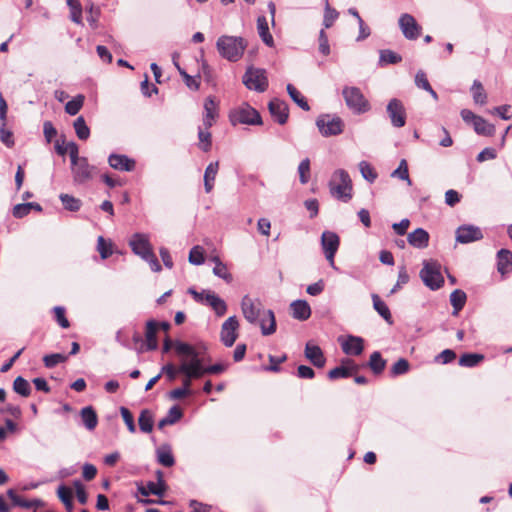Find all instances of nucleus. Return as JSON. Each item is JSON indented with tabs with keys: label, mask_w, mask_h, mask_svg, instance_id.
Masks as SVG:
<instances>
[{
	"label": "nucleus",
	"mask_w": 512,
	"mask_h": 512,
	"mask_svg": "<svg viewBox=\"0 0 512 512\" xmlns=\"http://www.w3.org/2000/svg\"><path fill=\"white\" fill-rule=\"evenodd\" d=\"M268 360H269V363H270L269 366H265V367H263V369L265 371L278 373L281 370L280 365L287 360V355L283 354V355H281L279 357H276V356H273V355H269L268 356Z\"/></svg>",
	"instance_id": "obj_53"
},
{
	"label": "nucleus",
	"mask_w": 512,
	"mask_h": 512,
	"mask_svg": "<svg viewBox=\"0 0 512 512\" xmlns=\"http://www.w3.org/2000/svg\"><path fill=\"white\" fill-rule=\"evenodd\" d=\"M243 83L250 90L264 92L268 87L265 70L249 68L243 76Z\"/></svg>",
	"instance_id": "obj_8"
},
{
	"label": "nucleus",
	"mask_w": 512,
	"mask_h": 512,
	"mask_svg": "<svg viewBox=\"0 0 512 512\" xmlns=\"http://www.w3.org/2000/svg\"><path fill=\"white\" fill-rule=\"evenodd\" d=\"M268 109L272 117L281 125L285 124L288 120L289 109L288 105L277 98L269 102Z\"/></svg>",
	"instance_id": "obj_20"
},
{
	"label": "nucleus",
	"mask_w": 512,
	"mask_h": 512,
	"mask_svg": "<svg viewBox=\"0 0 512 512\" xmlns=\"http://www.w3.org/2000/svg\"><path fill=\"white\" fill-rule=\"evenodd\" d=\"M219 170V162H211L205 169L204 188L206 193H210L214 188V182Z\"/></svg>",
	"instance_id": "obj_29"
},
{
	"label": "nucleus",
	"mask_w": 512,
	"mask_h": 512,
	"mask_svg": "<svg viewBox=\"0 0 512 512\" xmlns=\"http://www.w3.org/2000/svg\"><path fill=\"white\" fill-rule=\"evenodd\" d=\"M183 416L182 410L178 406H173L168 411L166 417L158 422V428L163 429L165 426L173 425L178 422Z\"/></svg>",
	"instance_id": "obj_34"
},
{
	"label": "nucleus",
	"mask_w": 512,
	"mask_h": 512,
	"mask_svg": "<svg viewBox=\"0 0 512 512\" xmlns=\"http://www.w3.org/2000/svg\"><path fill=\"white\" fill-rule=\"evenodd\" d=\"M415 84L418 88L420 89H424L426 90L427 92H429L431 94V96L437 100L438 99V95L437 93L433 90V88L431 87L429 81H428V78H427V75L424 71L422 70H419L417 73H416V76H415Z\"/></svg>",
	"instance_id": "obj_40"
},
{
	"label": "nucleus",
	"mask_w": 512,
	"mask_h": 512,
	"mask_svg": "<svg viewBox=\"0 0 512 512\" xmlns=\"http://www.w3.org/2000/svg\"><path fill=\"white\" fill-rule=\"evenodd\" d=\"M407 241L411 246L423 249L429 244V234L426 230L417 228L408 234Z\"/></svg>",
	"instance_id": "obj_24"
},
{
	"label": "nucleus",
	"mask_w": 512,
	"mask_h": 512,
	"mask_svg": "<svg viewBox=\"0 0 512 512\" xmlns=\"http://www.w3.org/2000/svg\"><path fill=\"white\" fill-rule=\"evenodd\" d=\"M7 122L0 125V140L8 148H12L15 144L13 133L6 128Z\"/></svg>",
	"instance_id": "obj_58"
},
{
	"label": "nucleus",
	"mask_w": 512,
	"mask_h": 512,
	"mask_svg": "<svg viewBox=\"0 0 512 512\" xmlns=\"http://www.w3.org/2000/svg\"><path fill=\"white\" fill-rule=\"evenodd\" d=\"M129 246L131 247L134 254L148 262L152 271H161L162 267L153 252V247L149 241V237L146 234L135 233L129 241Z\"/></svg>",
	"instance_id": "obj_2"
},
{
	"label": "nucleus",
	"mask_w": 512,
	"mask_h": 512,
	"mask_svg": "<svg viewBox=\"0 0 512 512\" xmlns=\"http://www.w3.org/2000/svg\"><path fill=\"white\" fill-rule=\"evenodd\" d=\"M180 373V364L176 366L173 363H168L162 367L160 374H165L169 381H174Z\"/></svg>",
	"instance_id": "obj_61"
},
{
	"label": "nucleus",
	"mask_w": 512,
	"mask_h": 512,
	"mask_svg": "<svg viewBox=\"0 0 512 512\" xmlns=\"http://www.w3.org/2000/svg\"><path fill=\"white\" fill-rule=\"evenodd\" d=\"M70 8V19L76 24L82 23V6L79 0H66Z\"/></svg>",
	"instance_id": "obj_47"
},
{
	"label": "nucleus",
	"mask_w": 512,
	"mask_h": 512,
	"mask_svg": "<svg viewBox=\"0 0 512 512\" xmlns=\"http://www.w3.org/2000/svg\"><path fill=\"white\" fill-rule=\"evenodd\" d=\"M379 60L381 64H397L402 61V57L392 50L384 49L380 51Z\"/></svg>",
	"instance_id": "obj_52"
},
{
	"label": "nucleus",
	"mask_w": 512,
	"mask_h": 512,
	"mask_svg": "<svg viewBox=\"0 0 512 512\" xmlns=\"http://www.w3.org/2000/svg\"><path fill=\"white\" fill-rule=\"evenodd\" d=\"M241 308L245 319L250 323H257L263 313V306L259 300H254L248 295L244 296Z\"/></svg>",
	"instance_id": "obj_13"
},
{
	"label": "nucleus",
	"mask_w": 512,
	"mask_h": 512,
	"mask_svg": "<svg viewBox=\"0 0 512 512\" xmlns=\"http://www.w3.org/2000/svg\"><path fill=\"white\" fill-rule=\"evenodd\" d=\"M466 300V293L460 289H456L450 294V303L453 307V315H458L459 311H461L465 306Z\"/></svg>",
	"instance_id": "obj_33"
},
{
	"label": "nucleus",
	"mask_w": 512,
	"mask_h": 512,
	"mask_svg": "<svg viewBox=\"0 0 512 512\" xmlns=\"http://www.w3.org/2000/svg\"><path fill=\"white\" fill-rule=\"evenodd\" d=\"M59 198H60L64 208L68 211L76 212V211L80 210V208L82 206L81 200L78 198H75L72 195L62 193V194H60Z\"/></svg>",
	"instance_id": "obj_44"
},
{
	"label": "nucleus",
	"mask_w": 512,
	"mask_h": 512,
	"mask_svg": "<svg viewBox=\"0 0 512 512\" xmlns=\"http://www.w3.org/2000/svg\"><path fill=\"white\" fill-rule=\"evenodd\" d=\"M96 168L88 163L87 158L81 157L72 164L73 179L76 183H85L94 177Z\"/></svg>",
	"instance_id": "obj_12"
},
{
	"label": "nucleus",
	"mask_w": 512,
	"mask_h": 512,
	"mask_svg": "<svg viewBox=\"0 0 512 512\" xmlns=\"http://www.w3.org/2000/svg\"><path fill=\"white\" fill-rule=\"evenodd\" d=\"M482 238L483 234L480 228L476 226L464 225L459 227L456 231V240L463 244L478 241Z\"/></svg>",
	"instance_id": "obj_18"
},
{
	"label": "nucleus",
	"mask_w": 512,
	"mask_h": 512,
	"mask_svg": "<svg viewBox=\"0 0 512 512\" xmlns=\"http://www.w3.org/2000/svg\"><path fill=\"white\" fill-rule=\"evenodd\" d=\"M286 89H287V92H288L289 96L291 97V99L299 107H301L305 111L310 110V106H309L306 98L301 94V92L294 85L288 84Z\"/></svg>",
	"instance_id": "obj_37"
},
{
	"label": "nucleus",
	"mask_w": 512,
	"mask_h": 512,
	"mask_svg": "<svg viewBox=\"0 0 512 512\" xmlns=\"http://www.w3.org/2000/svg\"><path fill=\"white\" fill-rule=\"evenodd\" d=\"M216 46L223 58L235 62L242 57L247 47V42L242 37L224 35L218 38Z\"/></svg>",
	"instance_id": "obj_3"
},
{
	"label": "nucleus",
	"mask_w": 512,
	"mask_h": 512,
	"mask_svg": "<svg viewBox=\"0 0 512 512\" xmlns=\"http://www.w3.org/2000/svg\"><path fill=\"white\" fill-rule=\"evenodd\" d=\"M321 244L326 259L328 260L331 267L335 268L334 257L340 245L339 236L334 232L325 231L321 237Z\"/></svg>",
	"instance_id": "obj_10"
},
{
	"label": "nucleus",
	"mask_w": 512,
	"mask_h": 512,
	"mask_svg": "<svg viewBox=\"0 0 512 512\" xmlns=\"http://www.w3.org/2000/svg\"><path fill=\"white\" fill-rule=\"evenodd\" d=\"M229 120L233 126L238 124H262L259 112L248 104H242L241 106L231 110L229 113Z\"/></svg>",
	"instance_id": "obj_5"
},
{
	"label": "nucleus",
	"mask_w": 512,
	"mask_h": 512,
	"mask_svg": "<svg viewBox=\"0 0 512 512\" xmlns=\"http://www.w3.org/2000/svg\"><path fill=\"white\" fill-rule=\"evenodd\" d=\"M339 13L336 9L332 8L329 1H325L323 25L326 29L333 26L334 22L338 19Z\"/></svg>",
	"instance_id": "obj_46"
},
{
	"label": "nucleus",
	"mask_w": 512,
	"mask_h": 512,
	"mask_svg": "<svg viewBox=\"0 0 512 512\" xmlns=\"http://www.w3.org/2000/svg\"><path fill=\"white\" fill-rule=\"evenodd\" d=\"M292 317L300 321L307 320L311 316V308L305 300H296L290 304Z\"/></svg>",
	"instance_id": "obj_25"
},
{
	"label": "nucleus",
	"mask_w": 512,
	"mask_h": 512,
	"mask_svg": "<svg viewBox=\"0 0 512 512\" xmlns=\"http://www.w3.org/2000/svg\"><path fill=\"white\" fill-rule=\"evenodd\" d=\"M343 97L346 105L353 110L354 113L362 114L370 109L368 100L357 87H345L343 89Z\"/></svg>",
	"instance_id": "obj_6"
},
{
	"label": "nucleus",
	"mask_w": 512,
	"mask_h": 512,
	"mask_svg": "<svg viewBox=\"0 0 512 512\" xmlns=\"http://www.w3.org/2000/svg\"><path fill=\"white\" fill-rule=\"evenodd\" d=\"M239 322L236 316L229 317L221 327L220 338L226 347H231L238 337Z\"/></svg>",
	"instance_id": "obj_14"
},
{
	"label": "nucleus",
	"mask_w": 512,
	"mask_h": 512,
	"mask_svg": "<svg viewBox=\"0 0 512 512\" xmlns=\"http://www.w3.org/2000/svg\"><path fill=\"white\" fill-rule=\"evenodd\" d=\"M497 260V269L502 275L512 271V252L510 250H499Z\"/></svg>",
	"instance_id": "obj_28"
},
{
	"label": "nucleus",
	"mask_w": 512,
	"mask_h": 512,
	"mask_svg": "<svg viewBox=\"0 0 512 512\" xmlns=\"http://www.w3.org/2000/svg\"><path fill=\"white\" fill-rule=\"evenodd\" d=\"M360 369V365L356 364L352 359L342 360V365L331 369L328 372L330 380H336L338 378H347L356 375Z\"/></svg>",
	"instance_id": "obj_16"
},
{
	"label": "nucleus",
	"mask_w": 512,
	"mask_h": 512,
	"mask_svg": "<svg viewBox=\"0 0 512 512\" xmlns=\"http://www.w3.org/2000/svg\"><path fill=\"white\" fill-rule=\"evenodd\" d=\"M199 137V147L204 152H208L211 149L212 146V140H211V133L208 131V129H199L198 132Z\"/></svg>",
	"instance_id": "obj_56"
},
{
	"label": "nucleus",
	"mask_w": 512,
	"mask_h": 512,
	"mask_svg": "<svg viewBox=\"0 0 512 512\" xmlns=\"http://www.w3.org/2000/svg\"><path fill=\"white\" fill-rule=\"evenodd\" d=\"M159 324L155 320H149L146 323L145 340L147 350H156L158 347L157 332Z\"/></svg>",
	"instance_id": "obj_23"
},
{
	"label": "nucleus",
	"mask_w": 512,
	"mask_h": 512,
	"mask_svg": "<svg viewBox=\"0 0 512 512\" xmlns=\"http://www.w3.org/2000/svg\"><path fill=\"white\" fill-rule=\"evenodd\" d=\"M474 129L478 134L484 136H492L495 132V127L489 124L484 118L478 117L475 118V122L473 123Z\"/></svg>",
	"instance_id": "obj_42"
},
{
	"label": "nucleus",
	"mask_w": 512,
	"mask_h": 512,
	"mask_svg": "<svg viewBox=\"0 0 512 512\" xmlns=\"http://www.w3.org/2000/svg\"><path fill=\"white\" fill-rule=\"evenodd\" d=\"M13 390L22 397H28L31 394L29 382L21 376L15 378L13 382Z\"/></svg>",
	"instance_id": "obj_50"
},
{
	"label": "nucleus",
	"mask_w": 512,
	"mask_h": 512,
	"mask_svg": "<svg viewBox=\"0 0 512 512\" xmlns=\"http://www.w3.org/2000/svg\"><path fill=\"white\" fill-rule=\"evenodd\" d=\"M392 176L405 180L408 182L409 185H411L412 182L409 177L408 164L405 159H402L400 161L398 168L393 171Z\"/></svg>",
	"instance_id": "obj_59"
},
{
	"label": "nucleus",
	"mask_w": 512,
	"mask_h": 512,
	"mask_svg": "<svg viewBox=\"0 0 512 512\" xmlns=\"http://www.w3.org/2000/svg\"><path fill=\"white\" fill-rule=\"evenodd\" d=\"M189 262L194 265H200L204 262V253L202 247L194 246L190 250Z\"/></svg>",
	"instance_id": "obj_62"
},
{
	"label": "nucleus",
	"mask_w": 512,
	"mask_h": 512,
	"mask_svg": "<svg viewBox=\"0 0 512 512\" xmlns=\"http://www.w3.org/2000/svg\"><path fill=\"white\" fill-rule=\"evenodd\" d=\"M68 360V355L62 353L48 354L43 357V363L46 368H54L60 363H64Z\"/></svg>",
	"instance_id": "obj_51"
},
{
	"label": "nucleus",
	"mask_w": 512,
	"mask_h": 512,
	"mask_svg": "<svg viewBox=\"0 0 512 512\" xmlns=\"http://www.w3.org/2000/svg\"><path fill=\"white\" fill-rule=\"evenodd\" d=\"M7 496L10 498L13 505L19 506L22 508L37 507L40 504L39 500H26V499L20 497L13 489H9L7 491Z\"/></svg>",
	"instance_id": "obj_36"
},
{
	"label": "nucleus",
	"mask_w": 512,
	"mask_h": 512,
	"mask_svg": "<svg viewBox=\"0 0 512 512\" xmlns=\"http://www.w3.org/2000/svg\"><path fill=\"white\" fill-rule=\"evenodd\" d=\"M258 322L263 335H271L276 331V320L272 310L263 311Z\"/></svg>",
	"instance_id": "obj_27"
},
{
	"label": "nucleus",
	"mask_w": 512,
	"mask_h": 512,
	"mask_svg": "<svg viewBox=\"0 0 512 512\" xmlns=\"http://www.w3.org/2000/svg\"><path fill=\"white\" fill-rule=\"evenodd\" d=\"M359 169L362 176L370 183L374 182L377 178L375 169L368 162L361 161L359 164Z\"/></svg>",
	"instance_id": "obj_57"
},
{
	"label": "nucleus",
	"mask_w": 512,
	"mask_h": 512,
	"mask_svg": "<svg viewBox=\"0 0 512 512\" xmlns=\"http://www.w3.org/2000/svg\"><path fill=\"white\" fill-rule=\"evenodd\" d=\"M420 277L424 284L432 290L439 289L444 283V278L436 263H425L420 271Z\"/></svg>",
	"instance_id": "obj_7"
},
{
	"label": "nucleus",
	"mask_w": 512,
	"mask_h": 512,
	"mask_svg": "<svg viewBox=\"0 0 512 512\" xmlns=\"http://www.w3.org/2000/svg\"><path fill=\"white\" fill-rule=\"evenodd\" d=\"M306 359L316 368H323L326 364V358L322 349L311 342L306 343L304 349Z\"/></svg>",
	"instance_id": "obj_19"
},
{
	"label": "nucleus",
	"mask_w": 512,
	"mask_h": 512,
	"mask_svg": "<svg viewBox=\"0 0 512 512\" xmlns=\"http://www.w3.org/2000/svg\"><path fill=\"white\" fill-rule=\"evenodd\" d=\"M387 113L393 126L400 128L405 125L406 112L400 100L396 98L390 100L387 105Z\"/></svg>",
	"instance_id": "obj_15"
},
{
	"label": "nucleus",
	"mask_w": 512,
	"mask_h": 512,
	"mask_svg": "<svg viewBox=\"0 0 512 512\" xmlns=\"http://www.w3.org/2000/svg\"><path fill=\"white\" fill-rule=\"evenodd\" d=\"M316 125L324 137L335 136L343 131V121L339 117H330V115H321L316 120Z\"/></svg>",
	"instance_id": "obj_9"
},
{
	"label": "nucleus",
	"mask_w": 512,
	"mask_h": 512,
	"mask_svg": "<svg viewBox=\"0 0 512 512\" xmlns=\"http://www.w3.org/2000/svg\"><path fill=\"white\" fill-rule=\"evenodd\" d=\"M80 416L83 424L88 430H94L98 424V416L92 406L81 409Z\"/></svg>",
	"instance_id": "obj_30"
},
{
	"label": "nucleus",
	"mask_w": 512,
	"mask_h": 512,
	"mask_svg": "<svg viewBox=\"0 0 512 512\" xmlns=\"http://www.w3.org/2000/svg\"><path fill=\"white\" fill-rule=\"evenodd\" d=\"M205 350L204 345L196 348L186 342L176 341L174 350L180 359V370L184 376L199 379L207 374L206 367L203 366L200 358L201 350Z\"/></svg>",
	"instance_id": "obj_1"
},
{
	"label": "nucleus",
	"mask_w": 512,
	"mask_h": 512,
	"mask_svg": "<svg viewBox=\"0 0 512 512\" xmlns=\"http://www.w3.org/2000/svg\"><path fill=\"white\" fill-rule=\"evenodd\" d=\"M85 97L82 94L75 96L72 100L68 101L65 105V112L69 115H76L83 107Z\"/></svg>",
	"instance_id": "obj_48"
},
{
	"label": "nucleus",
	"mask_w": 512,
	"mask_h": 512,
	"mask_svg": "<svg viewBox=\"0 0 512 512\" xmlns=\"http://www.w3.org/2000/svg\"><path fill=\"white\" fill-rule=\"evenodd\" d=\"M399 27L408 40H416L422 32V27L418 24L414 16L404 13L399 18Z\"/></svg>",
	"instance_id": "obj_11"
},
{
	"label": "nucleus",
	"mask_w": 512,
	"mask_h": 512,
	"mask_svg": "<svg viewBox=\"0 0 512 512\" xmlns=\"http://www.w3.org/2000/svg\"><path fill=\"white\" fill-rule=\"evenodd\" d=\"M409 369H410L409 362L404 358H400L391 367L390 374L393 377L403 375V374L407 373L409 371Z\"/></svg>",
	"instance_id": "obj_55"
},
{
	"label": "nucleus",
	"mask_w": 512,
	"mask_h": 512,
	"mask_svg": "<svg viewBox=\"0 0 512 512\" xmlns=\"http://www.w3.org/2000/svg\"><path fill=\"white\" fill-rule=\"evenodd\" d=\"M484 360V355L478 353H465L459 358V365L463 367H474Z\"/></svg>",
	"instance_id": "obj_43"
},
{
	"label": "nucleus",
	"mask_w": 512,
	"mask_h": 512,
	"mask_svg": "<svg viewBox=\"0 0 512 512\" xmlns=\"http://www.w3.org/2000/svg\"><path fill=\"white\" fill-rule=\"evenodd\" d=\"M367 366L375 375H379L384 371L386 367V360L382 358L380 352L375 351L370 355Z\"/></svg>",
	"instance_id": "obj_35"
},
{
	"label": "nucleus",
	"mask_w": 512,
	"mask_h": 512,
	"mask_svg": "<svg viewBox=\"0 0 512 512\" xmlns=\"http://www.w3.org/2000/svg\"><path fill=\"white\" fill-rule=\"evenodd\" d=\"M108 163L111 168L119 171L130 172L136 167L135 160L123 154H111L108 157Z\"/></svg>",
	"instance_id": "obj_22"
},
{
	"label": "nucleus",
	"mask_w": 512,
	"mask_h": 512,
	"mask_svg": "<svg viewBox=\"0 0 512 512\" xmlns=\"http://www.w3.org/2000/svg\"><path fill=\"white\" fill-rule=\"evenodd\" d=\"M329 187L332 196L343 202L352 198V181L345 170L339 169L333 173Z\"/></svg>",
	"instance_id": "obj_4"
},
{
	"label": "nucleus",
	"mask_w": 512,
	"mask_h": 512,
	"mask_svg": "<svg viewBox=\"0 0 512 512\" xmlns=\"http://www.w3.org/2000/svg\"><path fill=\"white\" fill-rule=\"evenodd\" d=\"M257 30L262 41L269 47L274 46V39L269 32L268 22L265 16H259L257 19Z\"/></svg>",
	"instance_id": "obj_31"
},
{
	"label": "nucleus",
	"mask_w": 512,
	"mask_h": 512,
	"mask_svg": "<svg viewBox=\"0 0 512 512\" xmlns=\"http://www.w3.org/2000/svg\"><path fill=\"white\" fill-rule=\"evenodd\" d=\"M97 250L102 259H107L113 253L112 243L110 241H106L103 236H99L97 239Z\"/></svg>",
	"instance_id": "obj_54"
},
{
	"label": "nucleus",
	"mask_w": 512,
	"mask_h": 512,
	"mask_svg": "<svg viewBox=\"0 0 512 512\" xmlns=\"http://www.w3.org/2000/svg\"><path fill=\"white\" fill-rule=\"evenodd\" d=\"M157 479L158 482H148L146 485H140L138 487V491L143 496L149 495H157L163 496L166 491V484L163 480V473L161 471H157Z\"/></svg>",
	"instance_id": "obj_21"
},
{
	"label": "nucleus",
	"mask_w": 512,
	"mask_h": 512,
	"mask_svg": "<svg viewBox=\"0 0 512 512\" xmlns=\"http://www.w3.org/2000/svg\"><path fill=\"white\" fill-rule=\"evenodd\" d=\"M212 261L215 263V266L213 268V273L225 280L226 282L230 283L232 281V275L229 273L227 266L221 262L219 257L215 256L212 258Z\"/></svg>",
	"instance_id": "obj_45"
},
{
	"label": "nucleus",
	"mask_w": 512,
	"mask_h": 512,
	"mask_svg": "<svg viewBox=\"0 0 512 512\" xmlns=\"http://www.w3.org/2000/svg\"><path fill=\"white\" fill-rule=\"evenodd\" d=\"M372 301L374 309L379 313L381 317L388 323L392 324L393 319L391 312L386 303L377 294H372Z\"/></svg>",
	"instance_id": "obj_32"
},
{
	"label": "nucleus",
	"mask_w": 512,
	"mask_h": 512,
	"mask_svg": "<svg viewBox=\"0 0 512 512\" xmlns=\"http://www.w3.org/2000/svg\"><path fill=\"white\" fill-rule=\"evenodd\" d=\"M300 182L302 184L308 183L310 179V160L308 158L302 160L298 166Z\"/></svg>",
	"instance_id": "obj_60"
},
{
	"label": "nucleus",
	"mask_w": 512,
	"mask_h": 512,
	"mask_svg": "<svg viewBox=\"0 0 512 512\" xmlns=\"http://www.w3.org/2000/svg\"><path fill=\"white\" fill-rule=\"evenodd\" d=\"M73 126H74V129H75V133H76L77 137L80 140H87L89 138V136H90V129L87 126L83 116H79L74 121Z\"/></svg>",
	"instance_id": "obj_49"
},
{
	"label": "nucleus",
	"mask_w": 512,
	"mask_h": 512,
	"mask_svg": "<svg viewBox=\"0 0 512 512\" xmlns=\"http://www.w3.org/2000/svg\"><path fill=\"white\" fill-rule=\"evenodd\" d=\"M219 116V105L215 97L209 96L204 101V117L203 125L205 129H209L216 122Z\"/></svg>",
	"instance_id": "obj_17"
},
{
	"label": "nucleus",
	"mask_w": 512,
	"mask_h": 512,
	"mask_svg": "<svg viewBox=\"0 0 512 512\" xmlns=\"http://www.w3.org/2000/svg\"><path fill=\"white\" fill-rule=\"evenodd\" d=\"M153 423L154 420L151 411L148 409L142 410L138 418L140 430L144 433H150L153 429Z\"/></svg>",
	"instance_id": "obj_38"
},
{
	"label": "nucleus",
	"mask_w": 512,
	"mask_h": 512,
	"mask_svg": "<svg viewBox=\"0 0 512 512\" xmlns=\"http://www.w3.org/2000/svg\"><path fill=\"white\" fill-rule=\"evenodd\" d=\"M57 494L64 506H69V502H73V492L71 488L61 485L57 490Z\"/></svg>",
	"instance_id": "obj_63"
},
{
	"label": "nucleus",
	"mask_w": 512,
	"mask_h": 512,
	"mask_svg": "<svg viewBox=\"0 0 512 512\" xmlns=\"http://www.w3.org/2000/svg\"><path fill=\"white\" fill-rule=\"evenodd\" d=\"M342 350L347 355H360L364 350L363 339L356 336H349L342 344Z\"/></svg>",
	"instance_id": "obj_26"
},
{
	"label": "nucleus",
	"mask_w": 512,
	"mask_h": 512,
	"mask_svg": "<svg viewBox=\"0 0 512 512\" xmlns=\"http://www.w3.org/2000/svg\"><path fill=\"white\" fill-rule=\"evenodd\" d=\"M471 92L473 96V100L476 104L484 105L487 102V93L482 85V83L478 80H474L473 85L471 87Z\"/></svg>",
	"instance_id": "obj_41"
},
{
	"label": "nucleus",
	"mask_w": 512,
	"mask_h": 512,
	"mask_svg": "<svg viewBox=\"0 0 512 512\" xmlns=\"http://www.w3.org/2000/svg\"><path fill=\"white\" fill-rule=\"evenodd\" d=\"M157 459L165 467H172L175 464L174 456L168 446H162L157 450Z\"/></svg>",
	"instance_id": "obj_39"
},
{
	"label": "nucleus",
	"mask_w": 512,
	"mask_h": 512,
	"mask_svg": "<svg viewBox=\"0 0 512 512\" xmlns=\"http://www.w3.org/2000/svg\"><path fill=\"white\" fill-rule=\"evenodd\" d=\"M120 412H121V416L123 418V421L125 422L129 432L134 433L136 431V426H135V423H134L133 414L126 407H121L120 408Z\"/></svg>",
	"instance_id": "obj_64"
}]
</instances>
